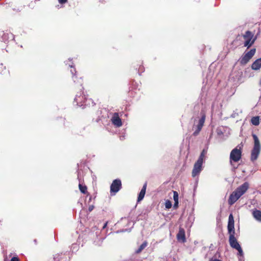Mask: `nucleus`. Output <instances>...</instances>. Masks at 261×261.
I'll return each instance as SVG.
<instances>
[{
  "label": "nucleus",
  "instance_id": "2eb2a0df",
  "mask_svg": "<svg viewBox=\"0 0 261 261\" xmlns=\"http://www.w3.org/2000/svg\"><path fill=\"white\" fill-rule=\"evenodd\" d=\"M177 238L178 240H181L182 242L186 241L185 231L183 229H180L177 234Z\"/></svg>",
  "mask_w": 261,
  "mask_h": 261
},
{
  "label": "nucleus",
  "instance_id": "bb28decb",
  "mask_svg": "<svg viewBox=\"0 0 261 261\" xmlns=\"http://www.w3.org/2000/svg\"><path fill=\"white\" fill-rule=\"evenodd\" d=\"M77 82L80 84V86L82 87V88H80V90H81L83 88V87H82V80H81V79H80L79 80H78Z\"/></svg>",
  "mask_w": 261,
  "mask_h": 261
},
{
  "label": "nucleus",
  "instance_id": "412c9836",
  "mask_svg": "<svg viewBox=\"0 0 261 261\" xmlns=\"http://www.w3.org/2000/svg\"><path fill=\"white\" fill-rule=\"evenodd\" d=\"M172 206V203L169 200H167L165 202V207L166 208H170Z\"/></svg>",
  "mask_w": 261,
  "mask_h": 261
},
{
  "label": "nucleus",
  "instance_id": "7ed1b4c3",
  "mask_svg": "<svg viewBox=\"0 0 261 261\" xmlns=\"http://www.w3.org/2000/svg\"><path fill=\"white\" fill-rule=\"evenodd\" d=\"M200 117L194 118L193 129H195L193 135L194 136H197L201 130L206 118L205 112L204 110H201L200 112Z\"/></svg>",
  "mask_w": 261,
  "mask_h": 261
},
{
  "label": "nucleus",
  "instance_id": "4468645a",
  "mask_svg": "<svg viewBox=\"0 0 261 261\" xmlns=\"http://www.w3.org/2000/svg\"><path fill=\"white\" fill-rule=\"evenodd\" d=\"M261 67V58L256 59L251 65V68L254 70H259Z\"/></svg>",
  "mask_w": 261,
  "mask_h": 261
},
{
  "label": "nucleus",
  "instance_id": "f704fd0d",
  "mask_svg": "<svg viewBox=\"0 0 261 261\" xmlns=\"http://www.w3.org/2000/svg\"><path fill=\"white\" fill-rule=\"evenodd\" d=\"M8 35H10V37H9V38H13V35L12 34H8Z\"/></svg>",
  "mask_w": 261,
  "mask_h": 261
},
{
  "label": "nucleus",
  "instance_id": "a211bd4d",
  "mask_svg": "<svg viewBox=\"0 0 261 261\" xmlns=\"http://www.w3.org/2000/svg\"><path fill=\"white\" fill-rule=\"evenodd\" d=\"M147 245V242H144L139 247V248L136 251L137 253H139L141 252L146 246Z\"/></svg>",
  "mask_w": 261,
  "mask_h": 261
},
{
  "label": "nucleus",
  "instance_id": "0eeeda50",
  "mask_svg": "<svg viewBox=\"0 0 261 261\" xmlns=\"http://www.w3.org/2000/svg\"><path fill=\"white\" fill-rule=\"evenodd\" d=\"M121 181L119 179H116L114 180L110 186V192L111 195H115V194L121 189Z\"/></svg>",
  "mask_w": 261,
  "mask_h": 261
},
{
  "label": "nucleus",
  "instance_id": "b1692460",
  "mask_svg": "<svg viewBox=\"0 0 261 261\" xmlns=\"http://www.w3.org/2000/svg\"><path fill=\"white\" fill-rule=\"evenodd\" d=\"M236 249L238 251V255H239L241 256H243V250H242L241 246L240 247H239L238 248H237V249Z\"/></svg>",
  "mask_w": 261,
  "mask_h": 261
},
{
  "label": "nucleus",
  "instance_id": "dca6fc26",
  "mask_svg": "<svg viewBox=\"0 0 261 261\" xmlns=\"http://www.w3.org/2000/svg\"><path fill=\"white\" fill-rule=\"evenodd\" d=\"M251 123L255 126H257L259 124V116H255L253 117L251 119Z\"/></svg>",
  "mask_w": 261,
  "mask_h": 261
},
{
  "label": "nucleus",
  "instance_id": "423d86ee",
  "mask_svg": "<svg viewBox=\"0 0 261 261\" xmlns=\"http://www.w3.org/2000/svg\"><path fill=\"white\" fill-rule=\"evenodd\" d=\"M243 147V144L242 142L231 151L230 153V163L231 164L232 161L238 162L241 160Z\"/></svg>",
  "mask_w": 261,
  "mask_h": 261
},
{
  "label": "nucleus",
  "instance_id": "9d476101",
  "mask_svg": "<svg viewBox=\"0 0 261 261\" xmlns=\"http://www.w3.org/2000/svg\"><path fill=\"white\" fill-rule=\"evenodd\" d=\"M202 163L198 161L195 162L192 173L193 177H195L200 174L202 170Z\"/></svg>",
  "mask_w": 261,
  "mask_h": 261
},
{
  "label": "nucleus",
  "instance_id": "1a4fd4ad",
  "mask_svg": "<svg viewBox=\"0 0 261 261\" xmlns=\"http://www.w3.org/2000/svg\"><path fill=\"white\" fill-rule=\"evenodd\" d=\"M256 51L255 48L251 49L249 51L246 53L241 59L240 63L241 64H246L254 55Z\"/></svg>",
  "mask_w": 261,
  "mask_h": 261
},
{
  "label": "nucleus",
  "instance_id": "c85d7f7f",
  "mask_svg": "<svg viewBox=\"0 0 261 261\" xmlns=\"http://www.w3.org/2000/svg\"><path fill=\"white\" fill-rule=\"evenodd\" d=\"M11 261H19V259L17 257H13L11 258Z\"/></svg>",
  "mask_w": 261,
  "mask_h": 261
},
{
  "label": "nucleus",
  "instance_id": "6ab92c4d",
  "mask_svg": "<svg viewBox=\"0 0 261 261\" xmlns=\"http://www.w3.org/2000/svg\"><path fill=\"white\" fill-rule=\"evenodd\" d=\"M79 249V245L76 243H73L70 247V250L72 252H76Z\"/></svg>",
  "mask_w": 261,
  "mask_h": 261
},
{
  "label": "nucleus",
  "instance_id": "4be33fe9",
  "mask_svg": "<svg viewBox=\"0 0 261 261\" xmlns=\"http://www.w3.org/2000/svg\"><path fill=\"white\" fill-rule=\"evenodd\" d=\"M173 200L174 201H178V194L176 191H173Z\"/></svg>",
  "mask_w": 261,
  "mask_h": 261
},
{
  "label": "nucleus",
  "instance_id": "2f4dec72",
  "mask_svg": "<svg viewBox=\"0 0 261 261\" xmlns=\"http://www.w3.org/2000/svg\"><path fill=\"white\" fill-rule=\"evenodd\" d=\"M107 224H108V222H106L104 224L103 226H102V229H104L105 228H106V227H107Z\"/></svg>",
  "mask_w": 261,
  "mask_h": 261
},
{
  "label": "nucleus",
  "instance_id": "39448f33",
  "mask_svg": "<svg viewBox=\"0 0 261 261\" xmlns=\"http://www.w3.org/2000/svg\"><path fill=\"white\" fill-rule=\"evenodd\" d=\"M252 137L254 140V146L251 150V160L253 162L258 158L261 146L257 136L255 134H252Z\"/></svg>",
  "mask_w": 261,
  "mask_h": 261
},
{
  "label": "nucleus",
  "instance_id": "f8f14e48",
  "mask_svg": "<svg viewBox=\"0 0 261 261\" xmlns=\"http://www.w3.org/2000/svg\"><path fill=\"white\" fill-rule=\"evenodd\" d=\"M252 215L254 219L257 222H261V211L256 208L252 211Z\"/></svg>",
  "mask_w": 261,
  "mask_h": 261
},
{
  "label": "nucleus",
  "instance_id": "20e7f679",
  "mask_svg": "<svg viewBox=\"0 0 261 261\" xmlns=\"http://www.w3.org/2000/svg\"><path fill=\"white\" fill-rule=\"evenodd\" d=\"M73 104L74 105L78 106L79 107H84L87 106H90L91 104L94 106L95 103L92 99H87L85 95L83 94L81 92L76 95Z\"/></svg>",
  "mask_w": 261,
  "mask_h": 261
},
{
  "label": "nucleus",
  "instance_id": "f03ea898",
  "mask_svg": "<svg viewBox=\"0 0 261 261\" xmlns=\"http://www.w3.org/2000/svg\"><path fill=\"white\" fill-rule=\"evenodd\" d=\"M249 185L248 182L238 187L229 196L228 203L230 205L233 204L248 189Z\"/></svg>",
  "mask_w": 261,
  "mask_h": 261
},
{
  "label": "nucleus",
  "instance_id": "f257e3e1",
  "mask_svg": "<svg viewBox=\"0 0 261 261\" xmlns=\"http://www.w3.org/2000/svg\"><path fill=\"white\" fill-rule=\"evenodd\" d=\"M228 232L229 234V242L230 246L234 249L240 246L235 237V230L234 227V219L232 215L231 214L228 217L227 225Z\"/></svg>",
  "mask_w": 261,
  "mask_h": 261
},
{
  "label": "nucleus",
  "instance_id": "ddd939ff",
  "mask_svg": "<svg viewBox=\"0 0 261 261\" xmlns=\"http://www.w3.org/2000/svg\"><path fill=\"white\" fill-rule=\"evenodd\" d=\"M146 188L147 183L146 182L144 184L141 191L140 192L138 195L137 199L138 202L141 201L144 198L146 192Z\"/></svg>",
  "mask_w": 261,
  "mask_h": 261
},
{
  "label": "nucleus",
  "instance_id": "7c9ffc66",
  "mask_svg": "<svg viewBox=\"0 0 261 261\" xmlns=\"http://www.w3.org/2000/svg\"><path fill=\"white\" fill-rule=\"evenodd\" d=\"M94 208V206L93 205H90L88 207V211L89 212H91Z\"/></svg>",
  "mask_w": 261,
  "mask_h": 261
},
{
  "label": "nucleus",
  "instance_id": "9b49d317",
  "mask_svg": "<svg viewBox=\"0 0 261 261\" xmlns=\"http://www.w3.org/2000/svg\"><path fill=\"white\" fill-rule=\"evenodd\" d=\"M111 121L112 123L117 127H120L122 123L121 119L119 118V115L117 113H115L112 118Z\"/></svg>",
  "mask_w": 261,
  "mask_h": 261
},
{
  "label": "nucleus",
  "instance_id": "c756f323",
  "mask_svg": "<svg viewBox=\"0 0 261 261\" xmlns=\"http://www.w3.org/2000/svg\"><path fill=\"white\" fill-rule=\"evenodd\" d=\"M217 132L218 135H219L222 134V131L221 130L220 128L217 129Z\"/></svg>",
  "mask_w": 261,
  "mask_h": 261
},
{
  "label": "nucleus",
  "instance_id": "f3484780",
  "mask_svg": "<svg viewBox=\"0 0 261 261\" xmlns=\"http://www.w3.org/2000/svg\"><path fill=\"white\" fill-rule=\"evenodd\" d=\"M69 66L71 68L70 70V72L72 74V79L74 83L76 82V79H77L76 76L75 75V73L76 72L75 69L73 67L72 65H69Z\"/></svg>",
  "mask_w": 261,
  "mask_h": 261
},
{
  "label": "nucleus",
  "instance_id": "cd10ccee",
  "mask_svg": "<svg viewBox=\"0 0 261 261\" xmlns=\"http://www.w3.org/2000/svg\"><path fill=\"white\" fill-rule=\"evenodd\" d=\"M58 1L60 4H63L66 3L67 0H58Z\"/></svg>",
  "mask_w": 261,
  "mask_h": 261
},
{
  "label": "nucleus",
  "instance_id": "a878e982",
  "mask_svg": "<svg viewBox=\"0 0 261 261\" xmlns=\"http://www.w3.org/2000/svg\"><path fill=\"white\" fill-rule=\"evenodd\" d=\"M178 201H174V205H173V207L174 208H176L177 207H178Z\"/></svg>",
  "mask_w": 261,
  "mask_h": 261
},
{
  "label": "nucleus",
  "instance_id": "5701e85b",
  "mask_svg": "<svg viewBox=\"0 0 261 261\" xmlns=\"http://www.w3.org/2000/svg\"><path fill=\"white\" fill-rule=\"evenodd\" d=\"M204 158L205 156L200 154L197 161L203 163Z\"/></svg>",
  "mask_w": 261,
  "mask_h": 261
},
{
  "label": "nucleus",
  "instance_id": "c9c22d12",
  "mask_svg": "<svg viewBox=\"0 0 261 261\" xmlns=\"http://www.w3.org/2000/svg\"><path fill=\"white\" fill-rule=\"evenodd\" d=\"M213 261H221V260L218 259H214V260H213Z\"/></svg>",
  "mask_w": 261,
  "mask_h": 261
},
{
  "label": "nucleus",
  "instance_id": "aec40b11",
  "mask_svg": "<svg viewBox=\"0 0 261 261\" xmlns=\"http://www.w3.org/2000/svg\"><path fill=\"white\" fill-rule=\"evenodd\" d=\"M80 191L84 194H85L87 192V187L85 186H82L81 184L79 185Z\"/></svg>",
  "mask_w": 261,
  "mask_h": 261
},
{
  "label": "nucleus",
  "instance_id": "393cba45",
  "mask_svg": "<svg viewBox=\"0 0 261 261\" xmlns=\"http://www.w3.org/2000/svg\"><path fill=\"white\" fill-rule=\"evenodd\" d=\"M207 149L204 148L202 150V151H201L200 154L205 156V154L207 153Z\"/></svg>",
  "mask_w": 261,
  "mask_h": 261
},
{
  "label": "nucleus",
  "instance_id": "473e14b6",
  "mask_svg": "<svg viewBox=\"0 0 261 261\" xmlns=\"http://www.w3.org/2000/svg\"><path fill=\"white\" fill-rule=\"evenodd\" d=\"M126 230V229H122V230H118L117 231H116V233L124 232Z\"/></svg>",
  "mask_w": 261,
  "mask_h": 261
},
{
  "label": "nucleus",
  "instance_id": "e433bc0d",
  "mask_svg": "<svg viewBox=\"0 0 261 261\" xmlns=\"http://www.w3.org/2000/svg\"><path fill=\"white\" fill-rule=\"evenodd\" d=\"M6 37V34H4L3 36V38H5Z\"/></svg>",
  "mask_w": 261,
  "mask_h": 261
},
{
  "label": "nucleus",
  "instance_id": "72a5a7b5",
  "mask_svg": "<svg viewBox=\"0 0 261 261\" xmlns=\"http://www.w3.org/2000/svg\"><path fill=\"white\" fill-rule=\"evenodd\" d=\"M124 139H125V136H121L120 137V139L121 140H123Z\"/></svg>",
  "mask_w": 261,
  "mask_h": 261
},
{
  "label": "nucleus",
  "instance_id": "6e6552de",
  "mask_svg": "<svg viewBox=\"0 0 261 261\" xmlns=\"http://www.w3.org/2000/svg\"><path fill=\"white\" fill-rule=\"evenodd\" d=\"M243 37L245 40L244 46L247 47V48L250 47L254 43L255 40V38L253 39V34L249 31L246 32Z\"/></svg>",
  "mask_w": 261,
  "mask_h": 261
}]
</instances>
